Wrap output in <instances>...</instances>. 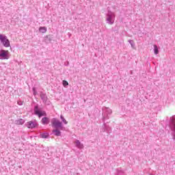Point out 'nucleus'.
I'll return each mask as SVG.
<instances>
[{
    "label": "nucleus",
    "instance_id": "obj_1",
    "mask_svg": "<svg viewBox=\"0 0 175 175\" xmlns=\"http://www.w3.org/2000/svg\"><path fill=\"white\" fill-rule=\"evenodd\" d=\"M103 126L101 128V132H106L107 133H111V127L107 124L105 121L109 120V115L111 114V109L109 107H103Z\"/></svg>",
    "mask_w": 175,
    "mask_h": 175
},
{
    "label": "nucleus",
    "instance_id": "obj_2",
    "mask_svg": "<svg viewBox=\"0 0 175 175\" xmlns=\"http://www.w3.org/2000/svg\"><path fill=\"white\" fill-rule=\"evenodd\" d=\"M33 113L35 116H38L39 118L42 117H46L47 113L46 111H43V109L39 107L38 104H36L33 107Z\"/></svg>",
    "mask_w": 175,
    "mask_h": 175
},
{
    "label": "nucleus",
    "instance_id": "obj_3",
    "mask_svg": "<svg viewBox=\"0 0 175 175\" xmlns=\"http://www.w3.org/2000/svg\"><path fill=\"white\" fill-rule=\"evenodd\" d=\"M51 124L52 126L55 128V129H60V131H62L64 129V126H62V122L59 121L56 118H53L51 120Z\"/></svg>",
    "mask_w": 175,
    "mask_h": 175
},
{
    "label": "nucleus",
    "instance_id": "obj_4",
    "mask_svg": "<svg viewBox=\"0 0 175 175\" xmlns=\"http://www.w3.org/2000/svg\"><path fill=\"white\" fill-rule=\"evenodd\" d=\"M169 126L172 132V139L173 140H175V116H173L170 118Z\"/></svg>",
    "mask_w": 175,
    "mask_h": 175
},
{
    "label": "nucleus",
    "instance_id": "obj_5",
    "mask_svg": "<svg viewBox=\"0 0 175 175\" xmlns=\"http://www.w3.org/2000/svg\"><path fill=\"white\" fill-rule=\"evenodd\" d=\"M114 20H116V14L111 12V11H108L106 18L107 24H109V25H113V24H114Z\"/></svg>",
    "mask_w": 175,
    "mask_h": 175
},
{
    "label": "nucleus",
    "instance_id": "obj_6",
    "mask_svg": "<svg viewBox=\"0 0 175 175\" xmlns=\"http://www.w3.org/2000/svg\"><path fill=\"white\" fill-rule=\"evenodd\" d=\"M0 42L4 47H10V41L8 39V36L3 34H0Z\"/></svg>",
    "mask_w": 175,
    "mask_h": 175
},
{
    "label": "nucleus",
    "instance_id": "obj_7",
    "mask_svg": "<svg viewBox=\"0 0 175 175\" xmlns=\"http://www.w3.org/2000/svg\"><path fill=\"white\" fill-rule=\"evenodd\" d=\"M9 51L1 49L0 51V59H9Z\"/></svg>",
    "mask_w": 175,
    "mask_h": 175
},
{
    "label": "nucleus",
    "instance_id": "obj_8",
    "mask_svg": "<svg viewBox=\"0 0 175 175\" xmlns=\"http://www.w3.org/2000/svg\"><path fill=\"white\" fill-rule=\"evenodd\" d=\"M26 126L29 128V129H33V128H36L38 126V121L36 120L29 121L26 123Z\"/></svg>",
    "mask_w": 175,
    "mask_h": 175
},
{
    "label": "nucleus",
    "instance_id": "obj_9",
    "mask_svg": "<svg viewBox=\"0 0 175 175\" xmlns=\"http://www.w3.org/2000/svg\"><path fill=\"white\" fill-rule=\"evenodd\" d=\"M40 98L43 102V103H46L49 105V98L47 97V95L46 93L41 92H40Z\"/></svg>",
    "mask_w": 175,
    "mask_h": 175
},
{
    "label": "nucleus",
    "instance_id": "obj_10",
    "mask_svg": "<svg viewBox=\"0 0 175 175\" xmlns=\"http://www.w3.org/2000/svg\"><path fill=\"white\" fill-rule=\"evenodd\" d=\"M42 125H49L50 124V118L48 117H44L41 120Z\"/></svg>",
    "mask_w": 175,
    "mask_h": 175
},
{
    "label": "nucleus",
    "instance_id": "obj_11",
    "mask_svg": "<svg viewBox=\"0 0 175 175\" xmlns=\"http://www.w3.org/2000/svg\"><path fill=\"white\" fill-rule=\"evenodd\" d=\"M51 40H53V36H51V35H48L44 37L45 43H51Z\"/></svg>",
    "mask_w": 175,
    "mask_h": 175
},
{
    "label": "nucleus",
    "instance_id": "obj_12",
    "mask_svg": "<svg viewBox=\"0 0 175 175\" xmlns=\"http://www.w3.org/2000/svg\"><path fill=\"white\" fill-rule=\"evenodd\" d=\"M52 133L57 137L61 136V131L59 129H55L52 131Z\"/></svg>",
    "mask_w": 175,
    "mask_h": 175
},
{
    "label": "nucleus",
    "instance_id": "obj_13",
    "mask_svg": "<svg viewBox=\"0 0 175 175\" xmlns=\"http://www.w3.org/2000/svg\"><path fill=\"white\" fill-rule=\"evenodd\" d=\"M75 144L76 147H77L78 148H83V147H84L83 144H81V142L78 139H77L75 141Z\"/></svg>",
    "mask_w": 175,
    "mask_h": 175
},
{
    "label": "nucleus",
    "instance_id": "obj_14",
    "mask_svg": "<svg viewBox=\"0 0 175 175\" xmlns=\"http://www.w3.org/2000/svg\"><path fill=\"white\" fill-rule=\"evenodd\" d=\"M50 135L49 133H40V137H42V139H49Z\"/></svg>",
    "mask_w": 175,
    "mask_h": 175
},
{
    "label": "nucleus",
    "instance_id": "obj_15",
    "mask_svg": "<svg viewBox=\"0 0 175 175\" xmlns=\"http://www.w3.org/2000/svg\"><path fill=\"white\" fill-rule=\"evenodd\" d=\"M24 122H25V120H24V119H18L17 120H15V124L16 125H23Z\"/></svg>",
    "mask_w": 175,
    "mask_h": 175
},
{
    "label": "nucleus",
    "instance_id": "obj_16",
    "mask_svg": "<svg viewBox=\"0 0 175 175\" xmlns=\"http://www.w3.org/2000/svg\"><path fill=\"white\" fill-rule=\"evenodd\" d=\"M39 31L41 33H46L47 32V28L46 27H40Z\"/></svg>",
    "mask_w": 175,
    "mask_h": 175
},
{
    "label": "nucleus",
    "instance_id": "obj_17",
    "mask_svg": "<svg viewBox=\"0 0 175 175\" xmlns=\"http://www.w3.org/2000/svg\"><path fill=\"white\" fill-rule=\"evenodd\" d=\"M154 53L156 55L159 54V49H158V46L156 44L154 45Z\"/></svg>",
    "mask_w": 175,
    "mask_h": 175
},
{
    "label": "nucleus",
    "instance_id": "obj_18",
    "mask_svg": "<svg viewBox=\"0 0 175 175\" xmlns=\"http://www.w3.org/2000/svg\"><path fill=\"white\" fill-rule=\"evenodd\" d=\"M62 84L65 88H68V85H69V83L66 80H63L62 81Z\"/></svg>",
    "mask_w": 175,
    "mask_h": 175
},
{
    "label": "nucleus",
    "instance_id": "obj_19",
    "mask_svg": "<svg viewBox=\"0 0 175 175\" xmlns=\"http://www.w3.org/2000/svg\"><path fill=\"white\" fill-rule=\"evenodd\" d=\"M60 119L62 120V122H64V124H65L66 125L68 124V121H66L65 118H64V116L61 115Z\"/></svg>",
    "mask_w": 175,
    "mask_h": 175
},
{
    "label": "nucleus",
    "instance_id": "obj_20",
    "mask_svg": "<svg viewBox=\"0 0 175 175\" xmlns=\"http://www.w3.org/2000/svg\"><path fill=\"white\" fill-rule=\"evenodd\" d=\"M129 43H130V44L133 49L135 47V42L133 40H129Z\"/></svg>",
    "mask_w": 175,
    "mask_h": 175
},
{
    "label": "nucleus",
    "instance_id": "obj_21",
    "mask_svg": "<svg viewBox=\"0 0 175 175\" xmlns=\"http://www.w3.org/2000/svg\"><path fill=\"white\" fill-rule=\"evenodd\" d=\"M33 94L34 96L37 95L38 92H36V89L35 88H33Z\"/></svg>",
    "mask_w": 175,
    "mask_h": 175
},
{
    "label": "nucleus",
    "instance_id": "obj_22",
    "mask_svg": "<svg viewBox=\"0 0 175 175\" xmlns=\"http://www.w3.org/2000/svg\"><path fill=\"white\" fill-rule=\"evenodd\" d=\"M18 105H19V106L23 105V102L21 101L18 102Z\"/></svg>",
    "mask_w": 175,
    "mask_h": 175
}]
</instances>
